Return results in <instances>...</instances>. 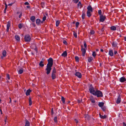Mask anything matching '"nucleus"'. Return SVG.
<instances>
[{"label":"nucleus","instance_id":"nucleus-1","mask_svg":"<svg viewBox=\"0 0 126 126\" xmlns=\"http://www.w3.org/2000/svg\"><path fill=\"white\" fill-rule=\"evenodd\" d=\"M47 61L48 63L47 64L46 70L47 71L46 73L47 75H48L50 73L51 70V67L53 65V60L52 58H50L48 59Z\"/></svg>","mask_w":126,"mask_h":126},{"label":"nucleus","instance_id":"nucleus-2","mask_svg":"<svg viewBox=\"0 0 126 126\" xmlns=\"http://www.w3.org/2000/svg\"><path fill=\"white\" fill-rule=\"evenodd\" d=\"M95 94H94V95H96L98 97H102L103 96V94L101 91L98 90H96L95 91Z\"/></svg>","mask_w":126,"mask_h":126},{"label":"nucleus","instance_id":"nucleus-3","mask_svg":"<svg viewBox=\"0 0 126 126\" xmlns=\"http://www.w3.org/2000/svg\"><path fill=\"white\" fill-rule=\"evenodd\" d=\"M89 91H90V92L93 95L95 94V90L94 88L92 86H90V88L89 89Z\"/></svg>","mask_w":126,"mask_h":126},{"label":"nucleus","instance_id":"nucleus-4","mask_svg":"<svg viewBox=\"0 0 126 126\" xmlns=\"http://www.w3.org/2000/svg\"><path fill=\"white\" fill-rule=\"evenodd\" d=\"M24 39L25 42H29L31 40V37L29 35H27L25 36Z\"/></svg>","mask_w":126,"mask_h":126},{"label":"nucleus","instance_id":"nucleus-5","mask_svg":"<svg viewBox=\"0 0 126 126\" xmlns=\"http://www.w3.org/2000/svg\"><path fill=\"white\" fill-rule=\"evenodd\" d=\"M99 21L100 22H103L105 20L106 18V16L103 15H101L100 16Z\"/></svg>","mask_w":126,"mask_h":126},{"label":"nucleus","instance_id":"nucleus-6","mask_svg":"<svg viewBox=\"0 0 126 126\" xmlns=\"http://www.w3.org/2000/svg\"><path fill=\"white\" fill-rule=\"evenodd\" d=\"M75 75L76 76L78 77L79 78H81L82 76V75L81 73L79 72H76Z\"/></svg>","mask_w":126,"mask_h":126},{"label":"nucleus","instance_id":"nucleus-7","mask_svg":"<svg viewBox=\"0 0 126 126\" xmlns=\"http://www.w3.org/2000/svg\"><path fill=\"white\" fill-rule=\"evenodd\" d=\"M119 80L121 82H123L126 81V79L125 77L123 76L120 78Z\"/></svg>","mask_w":126,"mask_h":126},{"label":"nucleus","instance_id":"nucleus-8","mask_svg":"<svg viewBox=\"0 0 126 126\" xmlns=\"http://www.w3.org/2000/svg\"><path fill=\"white\" fill-rule=\"evenodd\" d=\"M121 99L120 95H118L117 99L116 100V102L117 104L120 103L121 101Z\"/></svg>","mask_w":126,"mask_h":126},{"label":"nucleus","instance_id":"nucleus-9","mask_svg":"<svg viewBox=\"0 0 126 126\" xmlns=\"http://www.w3.org/2000/svg\"><path fill=\"white\" fill-rule=\"evenodd\" d=\"M109 53L111 56H112L113 55V51L111 49H110L109 50Z\"/></svg>","mask_w":126,"mask_h":126},{"label":"nucleus","instance_id":"nucleus-10","mask_svg":"<svg viewBox=\"0 0 126 126\" xmlns=\"http://www.w3.org/2000/svg\"><path fill=\"white\" fill-rule=\"evenodd\" d=\"M81 50L82 52V56H84L86 52L85 49L84 48H82L81 49Z\"/></svg>","mask_w":126,"mask_h":126},{"label":"nucleus","instance_id":"nucleus-11","mask_svg":"<svg viewBox=\"0 0 126 126\" xmlns=\"http://www.w3.org/2000/svg\"><path fill=\"white\" fill-rule=\"evenodd\" d=\"M87 11H90L91 12H92L93 11V9L92 8L90 5H89L87 7Z\"/></svg>","mask_w":126,"mask_h":126},{"label":"nucleus","instance_id":"nucleus-12","mask_svg":"<svg viewBox=\"0 0 126 126\" xmlns=\"http://www.w3.org/2000/svg\"><path fill=\"white\" fill-rule=\"evenodd\" d=\"M31 92V90H30V89L27 90L26 93V95L27 96L29 95L30 94V93Z\"/></svg>","mask_w":126,"mask_h":126},{"label":"nucleus","instance_id":"nucleus-13","mask_svg":"<svg viewBox=\"0 0 126 126\" xmlns=\"http://www.w3.org/2000/svg\"><path fill=\"white\" fill-rule=\"evenodd\" d=\"M90 100L93 103H94L95 102V101L94 100L93 97L92 96H90Z\"/></svg>","mask_w":126,"mask_h":126},{"label":"nucleus","instance_id":"nucleus-14","mask_svg":"<svg viewBox=\"0 0 126 126\" xmlns=\"http://www.w3.org/2000/svg\"><path fill=\"white\" fill-rule=\"evenodd\" d=\"M117 43L116 42H113L112 44V45L113 47H116L117 46Z\"/></svg>","mask_w":126,"mask_h":126},{"label":"nucleus","instance_id":"nucleus-15","mask_svg":"<svg viewBox=\"0 0 126 126\" xmlns=\"http://www.w3.org/2000/svg\"><path fill=\"white\" fill-rule=\"evenodd\" d=\"M91 11H87V15L88 17H90L91 16Z\"/></svg>","mask_w":126,"mask_h":126},{"label":"nucleus","instance_id":"nucleus-16","mask_svg":"<svg viewBox=\"0 0 126 126\" xmlns=\"http://www.w3.org/2000/svg\"><path fill=\"white\" fill-rule=\"evenodd\" d=\"M30 20L33 22L35 21V17L34 16H32L30 18Z\"/></svg>","mask_w":126,"mask_h":126},{"label":"nucleus","instance_id":"nucleus-17","mask_svg":"<svg viewBox=\"0 0 126 126\" xmlns=\"http://www.w3.org/2000/svg\"><path fill=\"white\" fill-rule=\"evenodd\" d=\"M67 55V53L66 51L64 52L62 54V56L64 57H66Z\"/></svg>","mask_w":126,"mask_h":126},{"label":"nucleus","instance_id":"nucleus-18","mask_svg":"<svg viewBox=\"0 0 126 126\" xmlns=\"http://www.w3.org/2000/svg\"><path fill=\"white\" fill-rule=\"evenodd\" d=\"M104 105V103L103 102H99V103L98 104V106L100 107H102Z\"/></svg>","mask_w":126,"mask_h":126},{"label":"nucleus","instance_id":"nucleus-19","mask_svg":"<svg viewBox=\"0 0 126 126\" xmlns=\"http://www.w3.org/2000/svg\"><path fill=\"white\" fill-rule=\"evenodd\" d=\"M85 118L86 120H89L90 119V116L87 114H85Z\"/></svg>","mask_w":126,"mask_h":126},{"label":"nucleus","instance_id":"nucleus-20","mask_svg":"<svg viewBox=\"0 0 126 126\" xmlns=\"http://www.w3.org/2000/svg\"><path fill=\"white\" fill-rule=\"evenodd\" d=\"M100 117L102 119H104L107 118V116L106 115H104V116L100 114H99Z\"/></svg>","mask_w":126,"mask_h":126},{"label":"nucleus","instance_id":"nucleus-21","mask_svg":"<svg viewBox=\"0 0 126 126\" xmlns=\"http://www.w3.org/2000/svg\"><path fill=\"white\" fill-rule=\"evenodd\" d=\"M40 20L39 19H37L36 21V23L37 25H38L40 23Z\"/></svg>","mask_w":126,"mask_h":126},{"label":"nucleus","instance_id":"nucleus-22","mask_svg":"<svg viewBox=\"0 0 126 126\" xmlns=\"http://www.w3.org/2000/svg\"><path fill=\"white\" fill-rule=\"evenodd\" d=\"M51 78L52 79H54L56 78V76L55 74H51Z\"/></svg>","mask_w":126,"mask_h":126},{"label":"nucleus","instance_id":"nucleus-23","mask_svg":"<svg viewBox=\"0 0 126 126\" xmlns=\"http://www.w3.org/2000/svg\"><path fill=\"white\" fill-rule=\"evenodd\" d=\"M15 38L16 39V40L17 41H19L20 40V38L19 36L17 35H16L15 37Z\"/></svg>","mask_w":126,"mask_h":126},{"label":"nucleus","instance_id":"nucleus-24","mask_svg":"<svg viewBox=\"0 0 126 126\" xmlns=\"http://www.w3.org/2000/svg\"><path fill=\"white\" fill-rule=\"evenodd\" d=\"M30 125V123L28 121L26 120V121L25 125V126H29Z\"/></svg>","mask_w":126,"mask_h":126},{"label":"nucleus","instance_id":"nucleus-25","mask_svg":"<svg viewBox=\"0 0 126 126\" xmlns=\"http://www.w3.org/2000/svg\"><path fill=\"white\" fill-rule=\"evenodd\" d=\"M23 72V70L22 68H21L18 71V73L20 74H22Z\"/></svg>","mask_w":126,"mask_h":126},{"label":"nucleus","instance_id":"nucleus-26","mask_svg":"<svg viewBox=\"0 0 126 126\" xmlns=\"http://www.w3.org/2000/svg\"><path fill=\"white\" fill-rule=\"evenodd\" d=\"M43 61H41L39 63V65L41 67H43L44 65V64H43Z\"/></svg>","mask_w":126,"mask_h":126},{"label":"nucleus","instance_id":"nucleus-27","mask_svg":"<svg viewBox=\"0 0 126 126\" xmlns=\"http://www.w3.org/2000/svg\"><path fill=\"white\" fill-rule=\"evenodd\" d=\"M93 59V58L91 57H89L88 61L89 62H90Z\"/></svg>","mask_w":126,"mask_h":126},{"label":"nucleus","instance_id":"nucleus-28","mask_svg":"<svg viewBox=\"0 0 126 126\" xmlns=\"http://www.w3.org/2000/svg\"><path fill=\"white\" fill-rule=\"evenodd\" d=\"M29 105L30 106H31L32 103V99L30 97H29Z\"/></svg>","mask_w":126,"mask_h":126},{"label":"nucleus","instance_id":"nucleus-29","mask_svg":"<svg viewBox=\"0 0 126 126\" xmlns=\"http://www.w3.org/2000/svg\"><path fill=\"white\" fill-rule=\"evenodd\" d=\"M110 29L111 30L115 31L116 29V28L114 26H112L110 27Z\"/></svg>","mask_w":126,"mask_h":126},{"label":"nucleus","instance_id":"nucleus-30","mask_svg":"<svg viewBox=\"0 0 126 126\" xmlns=\"http://www.w3.org/2000/svg\"><path fill=\"white\" fill-rule=\"evenodd\" d=\"M6 51L4 50L2 52V55L3 57H5L6 56Z\"/></svg>","mask_w":126,"mask_h":126},{"label":"nucleus","instance_id":"nucleus-31","mask_svg":"<svg viewBox=\"0 0 126 126\" xmlns=\"http://www.w3.org/2000/svg\"><path fill=\"white\" fill-rule=\"evenodd\" d=\"M60 23V21L59 20H57L56 22V27H58L59 24Z\"/></svg>","mask_w":126,"mask_h":126},{"label":"nucleus","instance_id":"nucleus-32","mask_svg":"<svg viewBox=\"0 0 126 126\" xmlns=\"http://www.w3.org/2000/svg\"><path fill=\"white\" fill-rule=\"evenodd\" d=\"M78 7H79L80 8L81 7V5L80 1H79L78 4Z\"/></svg>","mask_w":126,"mask_h":126},{"label":"nucleus","instance_id":"nucleus-33","mask_svg":"<svg viewBox=\"0 0 126 126\" xmlns=\"http://www.w3.org/2000/svg\"><path fill=\"white\" fill-rule=\"evenodd\" d=\"M56 71L55 68V67H54L53 70H52V74L53 73L54 74H55V73H56Z\"/></svg>","mask_w":126,"mask_h":126},{"label":"nucleus","instance_id":"nucleus-34","mask_svg":"<svg viewBox=\"0 0 126 126\" xmlns=\"http://www.w3.org/2000/svg\"><path fill=\"white\" fill-rule=\"evenodd\" d=\"M61 100L63 103H64L65 101V99L64 97L63 96H62L61 97Z\"/></svg>","mask_w":126,"mask_h":126},{"label":"nucleus","instance_id":"nucleus-35","mask_svg":"<svg viewBox=\"0 0 126 126\" xmlns=\"http://www.w3.org/2000/svg\"><path fill=\"white\" fill-rule=\"evenodd\" d=\"M92 55L94 57H95L96 55V54L95 52V51L93 52Z\"/></svg>","mask_w":126,"mask_h":126},{"label":"nucleus","instance_id":"nucleus-36","mask_svg":"<svg viewBox=\"0 0 126 126\" xmlns=\"http://www.w3.org/2000/svg\"><path fill=\"white\" fill-rule=\"evenodd\" d=\"M10 22L9 21H8L7 24V28H9V27H10Z\"/></svg>","mask_w":126,"mask_h":126},{"label":"nucleus","instance_id":"nucleus-37","mask_svg":"<svg viewBox=\"0 0 126 126\" xmlns=\"http://www.w3.org/2000/svg\"><path fill=\"white\" fill-rule=\"evenodd\" d=\"M85 16V14L84 13H83L82 15V19H84Z\"/></svg>","mask_w":126,"mask_h":126},{"label":"nucleus","instance_id":"nucleus-38","mask_svg":"<svg viewBox=\"0 0 126 126\" xmlns=\"http://www.w3.org/2000/svg\"><path fill=\"white\" fill-rule=\"evenodd\" d=\"M54 121L55 122L57 123V117L56 116L54 117Z\"/></svg>","mask_w":126,"mask_h":126},{"label":"nucleus","instance_id":"nucleus-39","mask_svg":"<svg viewBox=\"0 0 126 126\" xmlns=\"http://www.w3.org/2000/svg\"><path fill=\"white\" fill-rule=\"evenodd\" d=\"M6 78L8 80L10 79V76L8 74H7L6 75Z\"/></svg>","mask_w":126,"mask_h":126},{"label":"nucleus","instance_id":"nucleus-40","mask_svg":"<svg viewBox=\"0 0 126 126\" xmlns=\"http://www.w3.org/2000/svg\"><path fill=\"white\" fill-rule=\"evenodd\" d=\"M22 25L21 24H19L18 25V27L20 29H21L22 28Z\"/></svg>","mask_w":126,"mask_h":126},{"label":"nucleus","instance_id":"nucleus-41","mask_svg":"<svg viewBox=\"0 0 126 126\" xmlns=\"http://www.w3.org/2000/svg\"><path fill=\"white\" fill-rule=\"evenodd\" d=\"M98 13L99 15L101 16V13H102V11L101 10H99L98 11Z\"/></svg>","mask_w":126,"mask_h":126},{"label":"nucleus","instance_id":"nucleus-42","mask_svg":"<svg viewBox=\"0 0 126 126\" xmlns=\"http://www.w3.org/2000/svg\"><path fill=\"white\" fill-rule=\"evenodd\" d=\"M75 59L76 61H79V58L77 57L76 56L75 57Z\"/></svg>","mask_w":126,"mask_h":126},{"label":"nucleus","instance_id":"nucleus-43","mask_svg":"<svg viewBox=\"0 0 126 126\" xmlns=\"http://www.w3.org/2000/svg\"><path fill=\"white\" fill-rule=\"evenodd\" d=\"M79 0H73V1L74 3H77L78 2Z\"/></svg>","mask_w":126,"mask_h":126},{"label":"nucleus","instance_id":"nucleus-44","mask_svg":"<svg viewBox=\"0 0 126 126\" xmlns=\"http://www.w3.org/2000/svg\"><path fill=\"white\" fill-rule=\"evenodd\" d=\"M90 33L91 34H93L94 33V32L93 30H92L91 31Z\"/></svg>","mask_w":126,"mask_h":126},{"label":"nucleus","instance_id":"nucleus-45","mask_svg":"<svg viewBox=\"0 0 126 126\" xmlns=\"http://www.w3.org/2000/svg\"><path fill=\"white\" fill-rule=\"evenodd\" d=\"M79 22H76V27H77L78 26V25H79Z\"/></svg>","mask_w":126,"mask_h":126},{"label":"nucleus","instance_id":"nucleus-46","mask_svg":"<svg viewBox=\"0 0 126 126\" xmlns=\"http://www.w3.org/2000/svg\"><path fill=\"white\" fill-rule=\"evenodd\" d=\"M74 35L75 37L77 38V34L75 32H74Z\"/></svg>","mask_w":126,"mask_h":126},{"label":"nucleus","instance_id":"nucleus-47","mask_svg":"<svg viewBox=\"0 0 126 126\" xmlns=\"http://www.w3.org/2000/svg\"><path fill=\"white\" fill-rule=\"evenodd\" d=\"M46 17L45 16H44L43 18V21H44L46 19Z\"/></svg>","mask_w":126,"mask_h":126},{"label":"nucleus","instance_id":"nucleus-48","mask_svg":"<svg viewBox=\"0 0 126 126\" xmlns=\"http://www.w3.org/2000/svg\"><path fill=\"white\" fill-rule=\"evenodd\" d=\"M63 43L65 44V45H66L67 44V42H66V41L65 40H64L63 41Z\"/></svg>","mask_w":126,"mask_h":126},{"label":"nucleus","instance_id":"nucleus-49","mask_svg":"<svg viewBox=\"0 0 126 126\" xmlns=\"http://www.w3.org/2000/svg\"><path fill=\"white\" fill-rule=\"evenodd\" d=\"M84 46L85 48H86L87 47V45L86 43H84Z\"/></svg>","mask_w":126,"mask_h":126},{"label":"nucleus","instance_id":"nucleus-50","mask_svg":"<svg viewBox=\"0 0 126 126\" xmlns=\"http://www.w3.org/2000/svg\"><path fill=\"white\" fill-rule=\"evenodd\" d=\"M29 3L27 2H26L24 3V4L25 5H29Z\"/></svg>","mask_w":126,"mask_h":126},{"label":"nucleus","instance_id":"nucleus-51","mask_svg":"<svg viewBox=\"0 0 126 126\" xmlns=\"http://www.w3.org/2000/svg\"><path fill=\"white\" fill-rule=\"evenodd\" d=\"M75 121L76 123V124H77L78 123V120L76 119H75Z\"/></svg>","mask_w":126,"mask_h":126},{"label":"nucleus","instance_id":"nucleus-52","mask_svg":"<svg viewBox=\"0 0 126 126\" xmlns=\"http://www.w3.org/2000/svg\"><path fill=\"white\" fill-rule=\"evenodd\" d=\"M117 53V51H114V54L115 55Z\"/></svg>","mask_w":126,"mask_h":126},{"label":"nucleus","instance_id":"nucleus-53","mask_svg":"<svg viewBox=\"0 0 126 126\" xmlns=\"http://www.w3.org/2000/svg\"><path fill=\"white\" fill-rule=\"evenodd\" d=\"M123 126H126V124L124 122L123 123Z\"/></svg>","mask_w":126,"mask_h":126},{"label":"nucleus","instance_id":"nucleus-54","mask_svg":"<svg viewBox=\"0 0 126 126\" xmlns=\"http://www.w3.org/2000/svg\"><path fill=\"white\" fill-rule=\"evenodd\" d=\"M22 14L21 13L19 15V18H20L21 17V16H22Z\"/></svg>","mask_w":126,"mask_h":126},{"label":"nucleus","instance_id":"nucleus-55","mask_svg":"<svg viewBox=\"0 0 126 126\" xmlns=\"http://www.w3.org/2000/svg\"><path fill=\"white\" fill-rule=\"evenodd\" d=\"M32 25L34 27H35V25L34 23H33L32 24Z\"/></svg>","mask_w":126,"mask_h":126},{"label":"nucleus","instance_id":"nucleus-56","mask_svg":"<svg viewBox=\"0 0 126 126\" xmlns=\"http://www.w3.org/2000/svg\"><path fill=\"white\" fill-rule=\"evenodd\" d=\"M102 109L103 110V111H105V108H102Z\"/></svg>","mask_w":126,"mask_h":126},{"label":"nucleus","instance_id":"nucleus-57","mask_svg":"<svg viewBox=\"0 0 126 126\" xmlns=\"http://www.w3.org/2000/svg\"><path fill=\"white\" fill-rule=\"evenodd\" d=\"M41 4L42 6H44V3L43 2H42Z\"/></svg>","mask_w":126,"mask_h":126},{"label":"nucleus","instance_id":"nucleus-58","mask_svg":"<svg viewBox=\"0 0 126 126\" xmlns=\"http://www.w3.org/2000/svg\"><path fill=\"white\" fill-rule=\"evenodd\" d=\"M7 5L6 4H5V8H7Z\"/></svg>","mask_w":126,"mask_h":126},{"label":"nucleus","instance_id":"nucleus-59","mask_svg":"<svg viewBox=\"0 0 126 126\" xmlns=\"http://www.w3.org/2000/svg\"><path fill=\"white\" fill-rule=\"evenodd\" d=\"M104 28L103 27L101 31H104Z\"/></svg>","mask_w":126,"mask_h":126},{"label":"nucleus","instance_id":"nucleus-60","mask_svg":"<svg viewBox=\"0 0 126 126\" xmlns=\"http://www.w3.org/2000/svg\"><path fill=\"white\" fill-rule=\"evenodd\" d=\"M9 28H7L6 31L7 32H8L9 31Z\"/></svg>","mask_w":126,"mask_h":126},{"label":"nucleus","instance_id":"nucleus-61","mask_svg":"<svg viewBox=\"0 0 126 126\" xmlns=\"http://www.w3.org/2000/svg\"><path fill=\"white\" fill-rule=\"evenodd\" d=\"M53 108H52V109H51V112H52V114L53 113Z\"/></svg>","mask_w":126,"mask_h":126},{"label":"nucleus","instance_id":"nucleus-62","mask_svg":"<svg viewBox=\"0 0 126 126\" xmlns=\"http://www.w3.org/2000/svg\"><path fill=\"white\" fill-rule=\"evenodd\" d=\"M82 100H78V102L79 103H80L81 102V101Z\"/></svg>","mask_w":126,"mask_h":126},{"label":"nucleus","instance_id":"nucleus-63","mask_svg":"<svg viewBox=\"0 0 126 126\" xmlns=\"http://www.w3.org/2000/svg\"><path fill=\"white\" fill-rule=\"evenodd\" d=\"M12 4V3L9 4H8V5L11 6Z\"/></svg>","mask_w":126,"mask_h":126},{"label":"nucleus","instance_id":"nucleus-64","mask_svg":"<svg viewBox=\"0 0 126 126\" xmlns=\"http://www.w3.org/2000/svg\"><path fill=\"white\" fill-rule=\"evenodd\" d=\"M124 40H125V41H126V37H125L124 38Z\"/></svg>","mask_w":126,"mask_h":126}]
</instances>
